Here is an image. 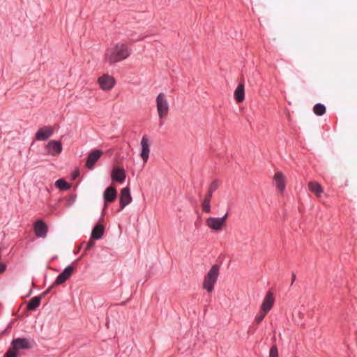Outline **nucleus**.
I'll return each mask as SVG.
<instances>
[{"instance_id":"9","label":"nucleus","mask_w":357,"mask_h":357,"mask_svg":"<svg viewBox=\"0 0 357 357\" xmlns=\"http://www.w3.org/2000/svg\"><path fill=\"white\" fill-rule=\"evenodd\" d=\"M132 199L130 188L127 186L121 189L119 196V211L123 210L127 205H128L132 202Z\"/></svg>"},{"instance_id":"16","label":"nucleus","mask_w":357,"mask_h":357,"mask_svg":"<svg viewBox=\"0 0 357 357\" xmlns=\"http://www.w3.org/2000/svg\"><path fill=\"white\" fill-rule=\"evenodd\" d=\"M141 146L142 151L140 153V156L144 160V162H146L149 157L150 149L149 144V139L146 135L142 137L141 140Z\"/></svg>"},{"instance_id":"6","label":"nucleus","mask_w":357,"mask_h":357,"mask_svg":"<svg viewBox=\"0 0 357 357\" xmlns=\"http://www.w3.org/2000/svg\"><path fill=\"white\" fill-rule=\"evenodd\" d=\"M98 83L102 90L109 91L114 86L116 81L113 77L104 74L98 79Z\"/></svg>"},{"instance_id":"22","label":"nucleus","mask_w":357,"mask_h":357,"mask_svg":"<svg viewBox=\"0 0 357 357\" xmlns=\"http://www.w3.org/2000/svg\"><path fill=\"white\" fill-rule=\"evenodd\" d=\"M326 112V107L322 104H317L314 105V113L317 115L321 116Z\"/></svg>"},{"instance_id":"19","label":"nucleus","mask_w":357,"mask_h":357,"mask_svg":"<svg viewBox=\"0 0 357 357\" xmlns=\"http://www.w3.org/2000/svg\"><path fill=\"white\" fill-rule=\"evenodd\" d=\"M234 98L236 102L240 103L243 101L245 98V89L244 84L240 83L234 91Z\"/></svg>"},{"instance_id":"32","label":"nucleus","mask_w":357,"mask_h":357,"mask_svg":"<svg viewBox=\"0 0 357 357\" xmlns=\"http://www.w3.org/2000/svg\"><path fill=\"white\" fill-rule=\"evenodd\" d=\"M6 270V264L5 263L0 262V274L5 272Z\"/></svg>"},{"instance_id":"37","label":"nucleus","mask_w":357,"mask_h":357,"mask_svg":"<svg viewBox=\"0 0 357 357\" xmlns=\"http://www.w3.org/2000/svg\"><path fill=\"white\" fill-rule=\"evenodd\" d=\"M31 292H32V290L31 289L29 293L26 296V297H29L31 295Z\"/></svg>"},{"instance_id":"1","label":"nucleus","mask_w":357,"mask_h":357,"mask_svg":"<svg viewBox=\"0 0 357 357\" xmlns=\"http://www.w3.org/2000/svg\"><path fill=\"white\" fill-rule=\"evenodd\" d=\"M131 54V50L124 43H117L105 53V60L109 63L121 61Z\"/></svg>"},{"instance_id":"5","label":"nucleus","mask_w":357,"mask_h":357,"mask_svg":"<svg viewBox=\"0 0 357 357\" xmlns=\"http://www.w3.org/2000/svg\"><path fill=\"white\" fill-rule=\"evenodd\" d=\"M117 197V190L116 187L111 184L109 185L103 192L104 208L105 211L107 207L108 203H112L115 201Z\"/></svg>"},{"instance_id":"23","label":"nucleus","mask_w":357,"mask_h":357,"mask_svg":"<svg viewBox=\"0 0 357 357\" xmlns=\"http://www.w3.org/2000/svg\"><path fill=\"white\" fill-rule=\"evenodd\" d=\"M18 351L14 347H10L5 353L3 357H17Z\"/></svg>"},{"instance_id":"12","label":"nucleus","mask_w":357,"mask_h":357,"mask_svg":"<svg viewBox=\"0 0 357 357\" xmlns=\"http://www.w3.org/2000/svg\"><path fill=\"white\" fill-rule=\"evenodd\" d=\"M48 231V227L43 220H37L34 223V232L37 237L45 238Z\"/></svg>"},{"instance_id":"25","label":"nucleus","mask_w":357,"mask_h":357,"mask_svg":"<svg viewBox=\"0 0 357 357\" xmlns=\"http://www.w3.org/2000/svg\"><path fill=\"white\" fill-rule=\"evenodd\" d=\"M211 201L203 200L202 203V207L204 212L209 213L211 212Z\"/></svg>"},{"instance_id":"36","label":"nucleus","mask_w":357,"mask_h":357,"mask_svg":"<svg viewBox=\"0 0 357 357\" xmlns=\"http://www.w3.org/2000/svg\"><path fill=\"white\" fill-rule=\"evenodd\" d=\"M79 175V172H77L76 173H75L73 174V178H75L76 176H77Z\"/></svg>"},{"instance_id":"30","label":"nucleus","mask_w":357,"mask_h":357,"mask_svg":"<svg viewBox=\"0 0 357 357\" xmlns=\"http://www.w3.org/2000/svg\"><path fill=\"white\" fill-rule=\"evenodd\" d=\"M56 285H54V282L40 296L41 297H44L45 295L51 293L52 291V289H54V287H55Z\"/></svg>"},{"instance_id":"13","label":"nucleus","mask_w":357,"mask_h":357,"mask_svg":"<svg viewBox=\"0 0 357 357\" xmlns=\"http://www.w3.org/2000/svg\"><path fill=\"white\" fill-rule=\"evenodd\" d=\"M112 180L113 181L123 183L126 177V171L123 168L119 167L118 166L114 167L112 174H111Z\"/></svg>"},{"instance_id":"31","label":"nucleus","mask_w":357,"mask_h":357,"mask_svg":"<svg viewBox=\"0 0 357 357\" xmlns=\"http://www.w3.org/2000/svg\"><path fill=\"white\" fill-rule=\"evenodd\" d=\"M213 193L212 192H210L208 190L207 193L205 195V197H204V200H207V201H211V198H212V196H213Z\"/></svg>"},{"instance_id":"35","label":"nucleus","mask_w":357,"mask_h":357,"mask_svg":"<svg viewBox=\"0 0 357 357\" xmlns=\"http://www.w3.org/2000/svg\"><path fill=\"white\" fill-rule=\"evenodd\" d=\"M296 277V274L294 273H291V285H292L294 282L295 281Z\"/></svg>"},{"instance_id":"17","label":"nucleus","mask_w":357,"mask_h":357,"mask_svg":"<svg viewBox=\"0 0 357 357\" xmlns=\"http://www.w3.org/2000/svg\"><path fill=\"white\" fill-rule=\"evenodd\" d=\"M274 181L278 190L282 192L286 187L285 177L282 172H278L274 175Z\"/></svg>"},{"instance_id":"34","label":"nucleus","mask_w":357,"mask_h":357,"mask_svg":"<svg viewBox=\"0 0 357 357\" xmlns=\"http://www.w3.org/2000/svg\"><path fill=\"white\" fill-rule=\"evenodd\" d=\"M307 185H308V189H309V190H310L311 192H312V181H310L308 182Z\"/></svg>"},{"instance_id":"33","label":"nucleus","mask_w":357,"mask_h":357,"mask_svg":"<svg viewBox=\"0 0 357 357\" xmlns=\"http://www.w3.org/2000/svg\"><path fill=\"white\" fill-rule=\"evenodd\" d=\"M75 198H76V195H71L70 197V199H69V204H73L75 202Z\"/></svg>"},{"instance_id":"38","label":"nucleus","mask_w":357,"mask_h":357,"mask_svg":"<svg viewBox=\"0 0 357 357\" xmlns=\"http://www.w3.org/2000/svg\"><path fill=\"white\" fill-rule=\"evenodd\" d=\"M190 201H194V199H193V198H192V197H191V198L190 199Z\"/></svg>"},{"instance_id":"15","label":"nucleus","mask_w":357,"mask_h":357,"mask_svg":"<svg viewBox=\"0 0 357 357\" xmlns=\"http://www.w3.org/2000/svg\"><path fill=\"white\" fill-rule=\"evenodd\" d=\"M46 149L52 155H56L62 151V144L60 142L50 140L47 144Z\"/></svg>"},{"instance_id":"24","label":"nucleus","mask_w":357,"mask_h":357,"mask_svg":"<svg viewBox=\"0 0 357 357\" xmlns=\"http://www.w3.org/2000/svg\"><path fill=\"white\" fill-rule=\"evenodd\" d=\"M95 239H92L91 238L89 239V241L86 243V247L84 249L83 255H86L88 251H89L95 245Z\"/></svg>"},{"instance_id":"4","label":"nucleus","mask_w":357,"mask_h":357,"mask_svg":"<svg viewBox=\"0 0 357 357\" xmlns=\"http://www.w3.org/2000/svg\"><path fill=\"white\" fill-rule=\"evenodd\" d=\"M227 216L228 213H227L221 218L210 217L206 219V224L211 229L215 231L221 230L225 225Z\"/></svg>"},{"instance_id":"11","label":"nucleus","mask_w":357,"mask_h":357,"mask_svg":"<svg viewBox=\"0 0 357 357\" xmlns=\"http://www.w3.org/2000/svg\"><path fill=\"white\" fill-rule=\"evenodd\" d=\"M102 153L103 152L100 149H95L92 151L86 158L85 164L86 167L89 169H92Z\"/></svg>"},{"instance_id":"18","label":"nucleus","mask_w":357,"mask_h":357,"mask_svg":"<svg viewBox=\"0 0 357 357\" xmlns=\"http://www.w3.org/2000/svg\"><path fill=\"white\" fill-rule=\"evenodd\" d=\"M105 226L98 222L92 229L91 237L92 239L99 240L100 239L105 232Z\"/></svg>"},{"instance_id":"28","label":"nucleus","mask_w":357,"mask_h":357,"mask_svg":"<svg viewBox=\"0 0 357 357\" xmlns=\"http://www.w3.org/2000/svg\"><path fill=\"white\" fill-rule=\"evenodd\" d=\"M313 189H314V194H316V195L318 197H321V195L323 192V190H322L321 187L319 185V184H318L317 183H314Z\"/></svg>"},{"instance_id":"26","label":"nucleus","mask_w":357,"mask_h":357,"mask_svg":"<svg viewBox=\"0 0 357 357\" xmlns=\"http://www.w3.org/2000/svg\"><path fill=\"white\" fill-rule=\"evenodd\" d=\"M267 314H268V312H265L264 311H262L261 310L260 312L255 317V322L257 324H260Z\"/></svg>"},{"instance_id":"14","label":"nucleus","mask_w":357,"mask_h":357,"mask_svg":"<svg viewBox=\"0 0 357 357\" xmlns=\"http://www.w3.org/2000/svg\"><path fill=\"white\" fill-rule=\"evenodd\" d=\"M275 301L273 292L268 291L261 303V310L265 312H268L273 306Z\"/></svg>"},{"instance_id":"8","label":"nucleus","mask_w":357,"mask_h":357,"mask_svg":"<svg viewBox=\"0 0 357 357\" xmlns=\"http://www.w3.org/2000/svg\"><path fill=\"white\" fill-rule=\"evenodd\" d=\"M54 131V128L51 126H43L36 132L35 139L38 141H45L53 135Z\"/></svg>"},{"instance_id":"21","label":"nucleus","mask_w":357,"mask_h":357,"mask_svg":"<svg viewBox=\"0 0 357 357\" xmlns=\"http://www.w3.org/2000/svg\"><path fill=\"white\" fill-rule=\"evenodd\" d=\"M55 187L61 190H68L70 189L71 184L67 182L64 178H59L56 181Z\"/></svg>"},{"instance_id":"20","label":"nucleus","mask_w":357,"mask_h":357,"mask_svg":"<svg viewBox=\"0 0 357 357\" xmlns=\"http://www.w3.org/2000/svg\"><path fill=\"white\" fill-rule=\"evenodd\" d=\"M41 296H34L31 298L26 305V308L28 310H35L38 307H39L41 301Z\"/></svg>"},{"instance_id":"10","label":"nucleus","mask_w":357,"mask_h":357,"mask_svg":"<svg viewBox=\"0 0 357 357\" xmlns=\"http://www.w3.org/2000/svg\"><path fill=\"white\" fill-rule=\"evenodd\" d=\"M10 344L17 351L20 349H29L33 347V344L31 341L25 337L15 338L12 340Z\"/></svg>"},{"instance_id":"2","label":"nucleus","mask_w":357,"mask_h":357,"mask_svg":"<svg viewBox=\"0 0 357 357\" xmlns=\"http://www.w3.org/2000/svg\"><path fill=\"white\" fill-rule=\"evenodd\" d=\"M219 271L220 265L213 264L204 279L202 287L208 293L212 292L214 289V284L218 278Z\"/></svg>"},{"instance_id":"3","label":"nucleus","mask_w":357,"mask_h":357,"mask_svg":"<svg viewBox=\"0 0 357 357\" xmlns=\"http://www.w3.org/2000/svg\"><path fill=\"white\" fill-rule=\"evenodd\" d=\"M157 110L159 118L163 119L168 114L169 104L162 93H160L156 98Z\"/></svg>"},{"instance_id":"7","label":"nucleus","mask_w":357,"mask_h":357,"mask_svg":"<svg viewBox=\"0 0 357 357\" xmlns=\"http://www.w3.org/2000/svg\"><path fill=\"white\" fill-rule=\"evenodd\" d=\"M74 266L69 265L59 274L54 281V285H61L65 283L73 275Z\"/></svg>"},{"instance_id":"29","label":"nucleus","mask_w":357,"mask_h":357,"mask_svg":"<svg viewBox=\"0 0 357 357\" xmlns=\"http://www.w3.org/2000/svg\"><path fill=\"white\" fill-rule=\"evenodd\" d=\"M218 188V180L215 179L210 184L209 188H208V191L214 192Z\"/></svg>"},{"instance_id":"27","label":"nucleus","mask_w":357,"mask_h":357,"mask_svg":"<svg viewBox=\"0 0 357 357\" xmlns=\"http://www.w3.org/2000/svg\"><path fill=\"white\" fill-rule=\"evenodd\" d=\"M268 357H278V350L276 344H273L271 346Z\"/></svg>"}]
</instances>
